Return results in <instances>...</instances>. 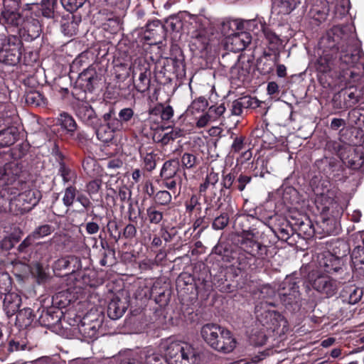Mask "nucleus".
<instances>
[{
  "instance_id": "cd10ccee",
  "label": "nucleus",
  "mask_w": 364,
  "mask_h": 364,
  "mask_svg": "<svg viewBox=\"0 0 364 364\" xmlns=\"http://www.w3.org/2000/svg\"><path fill=\"white\" fill-rule=\"evenodd\" d=\"M4 294L3 305L4 311L8 315H13L18 310L21 304V299L18 294L10 292V291Z\"/></svg>"
},
{
  "instance_id": "f257e3e1",
  "label": "nucleus",
  "mask_w": 364,
  "mask_h": 364,
  "mask_svg": "<svg viewBox=\"0 0 364 364\" xmlns=\"http://www.w3.org/2000/svg\"><path fill=\"white\" fill-rule=\"evenodd\" d=\"M318 46L323 51L338 58L343 69L354 67L360 60L362 51L348 26H336L321 38Z\"/></svg>"
},
{
  "instance_id": "39448f33",
  "label": "nucleus",
  "mask_w": 364,
  "mask_h": 364,
  "mask_svg": "<svg viewBox=\"0 0 364 364\" xmlns=\"http://www.w3.org/2000/svg\"><path fill=\"white\" fill-rule=\"evenodd\" d=\"M267 303H261L255 307L257 321L267 331L284 333L287 329V321L279 313L267 309Z\"/></svg>"
},
{
  "instance_id": "412c9836",
  "label": "nucleus",
  "mask_w": 364,
  "mask_h": 364,
  "mask_svg": "<svg viewBox=\"0 0 364 364\" xmlns=\"http://www.w3.org/2000/svg\"><path fill=\"white\" fill-rule=\"evenodd\" d=\"M21 173V168L17 164H6L3 167L0 168V181H4V182H25L20 178Z\"/></svg>"
},
{
  "instance_id": "aec40b11",
  "label": "nucleus",
  "mask_w": 364,
  "mask_h": 364,
  "mask_svg": "<svg viewBox=\"0 0 364 364\" xmlns=\"http://www.w3.org/2000/svg\"><path fill=\"white\" fill-rule=\"evenodd\" d=\"M312 287L317 291L325 294L327 297L334 295L337 290L336 282L325 276L318 277L313 282Z\"/></svg>"
},
{
  "instance_id": "f704fd0d",
  "label": "nucleus",
  "mask_w": 364,
  "mask_h": 364,
  "mask_svg": "<svg viewBox=\"0 0 364 364\" xmlns=\"http://www.w3.org/2000/svg\"><path fill=\"white\" fill-rule=\"evenodd\" d=\"M103 119L107 123L106 126L108 129H110L113 133L121 130L123 127V124L120 119L116 117L114 108H110L109 112L103 115Z\"/></svg>"
},
{
  "instance_id": "58836bf2",
  "label": "nucleus",
  "mask_w": 364,
  "mask_h": 364,
  "mask_svg": "<svg viewBox=\"0 0 364 364\" xmlns=\"http://www.w3.org/2000/svg\"><path fill=\"white\" fill-rule=\"evenodd\" d=\"M33 311L30 308H24L16 314V323L20 327H27L33 321Z\"/></svg>"
},
{
  "instance_id": "c85d7f7f",
  "label": "nucleus",
  "mask_w": 364,
  "mask_h": 364,
  "mask_svg": "<svg viewBox=\"0 0 364 364\" xmlns=\"http://www.w3.org/2000/svg\"><path fill=\"white\" fill-rule=\"evenodd\" d=\"M24 97L26 103L31 107H44L47 104V100L43 95L33 89L30 88L26 90Z\"/></svg>"
},
{
  "instance_id": "6e6552de",
  "label": "nucleus",
  "mask_w": 364,
  "mask_h": 364,
  "mask_svg": "<svg viewBox=\"0 0 364 364\" xmlns=\"http://www.w3.org/2000/svg\"><path fill=\"white\" fill-rule=\"evenodd\" d=\"M279 295L284 305L297 303L300 296L297 282L291 276L287 277L280 285Z\"/></svg>"
},
{
  "instance_id": "4468645a",
  "label": "nucleus",
  "mask_w": 364,
  "mask_h": 364,
  "mask_svg": "<svg viewBox=\"0 0 364 364\" xmlns=\"http://www.w3.org/2000/svg\"><path fill=\"white\" fill-rule=\"evenodd\" d=\"M343 90L347 107H352L358 103H364V87L363 85L360 84L350 85Z\"/></svg>"
},
{
  "instance_id": "603ef678",
  "label": "nucleus",
  "mask_w": 364,
  "mask_h": 364,
  "mask_svg": "<svg viewBox=\"0 0 364 364\" xmlns=\"http://www.w3.org/2000/svg\"><path fill=\"white\" fill-rule=\"evenodd\" d=\"M332 105L335 109L348 108L347 105L345 103L344 93L343 89L333 95L332 98Z\"/></svg>"
},
{
  "instance_id": "3c124183",
  "label": "nucleus",
  "mask_w": 364,
  "mask_h": 364,
  "mask_svg": "<svg viewBox=\"0 0 364 364\" xmlns=\"http://www.w3.org/2000/svg\"><path fill=\"white\" fill-rule=\"evenodd\" d=\"M11 287V280L6 272H0V294L9 291Z\"/></svg>"
},
{
  "instance_id": "72a5a7b5",
  "label": "nucleus",
  "mask_w": 364,
  "mask_h": 364,
  "mask_svg": "<svg viewBox=\"0 0 364 364\" xmlns=\"http://www.w3.org/2000/svg\"><path fill=\"white\" fill-rule=\"evenodd\" d=\"M58 124L67 134L70 135L74 134L77 127L73 117L66 112H63L59 115Z\"/></svg>"
},
{
  "instance_id": "9b49d317",
  "label": "nucleus",
  "mask_w": 364,
  "mask_h": 364,
  "mask_svg": "<svg viewBox=\"0 0 364 364\" xmlns=\"http://www.w3.org/2000/svg\"><path fill=\"white\" fill-rule=\"evenodd\" d=\"M41 31V25L38 20L27 18L19 29V37L25 41H32L40 36Z\"/></svg>"
},
{
  "instance_id": "de8ad7c7",
  "label": "nucleus",
  "mask_w": 364,
  "mask_h": 364,
  "mask_svg": "<svg viewBox=\"0 0 364 364\" xmlns=\"http://www.w3.org/2000/svg\"><path fill=\"white\" fill-rule=\"evenodd\" d=\"M184 136V130L178 127L173 128L171 131L164 134L161 142L164 145L168 144L171 141Z\"/></svg>"
},
{
  "instance_id": "393cba45",
  "label": "nucleus",
  "mask_w": 364,
  "mask_h": 364,
  "mask_svg": "<svg viewBox=\"0 0 364 364\" xmlns=\"http://www.w3.org/2000/svg\"><path fill=\"white\" fill-rule=\"evenodd\" d=\"M337 60L340 63L338 58H335V55L323 51L322 55L315 62V68L318 73L326 74L333 69Z\"/></svg>"
},
{
  "instance_id": "13d9d810",
  "label": "nucleus",
  "mask_w": 364,
  "mask_h": 364,
  "mask_svg": "<svg viewBox=\"0 0 364 364\" xmlns=\"http://www.w3.org/2000/svg\"><path fill=\"white\" fill-rule=\"evenodd\" d=\"M181 162L183 166L187 168L194 167L197 163V158L192 154L185 153L182 156Z\"/></svg>"
},
{
  "instance_id": "69168bd1",
  "label": "nucleus",
  "mask_w": 364,
  "mask_h": 364,
  "mask_svg": "<svg viewBox=\"0 0 364 364\" xmlns=\"http://www.w3.org/2000/svg\"><path fill=\"white\" fill-rule=\"evenodd\" d=\"M144 162L145 168L149 171L153 170L156 166L155 156L151 153L145 156Z\"/></svg>"
},
{
  "instance_id": "2eb2a0df",
  "label": "nucleus",
  "mask_w": 364,
  "mask_h": 364,
  "mask_svg": "<svg viewBox=\"0 0 364 364\" xmlns=\"http://www.w3.org/2000/svg\"><path fill=\"white\" fill-rule=\"evenodd\" d=\"M51 154L55 158V160L59 163L60 168L58 170V173L62 177L63 182L75 181L76 178V175L75 172L72 171L65 166L63 161L65 156L60 151L59 146L56 143L54 144V146L52 148Z\"/></svg>"
},
{
  "instance_id": "bb28decb",
  "label": "nucleus",
  "mask_w": 364,
  "mask_h": 364,
  "mask_svg": "<svg viewBox=\"0 0 364 364\" xmlns=\"http://www.w3.org/2000/svg\"><path fill=\"white\" fill-rule=\"evenodd\" d=\"M239 29L241 31L245 30L243 32H249L250 34L252 33L254 35L257 36L260 32L264 33V28L267 27L266 23H262L259 19L251 20H240V23H235Z\"/></svg>"
},
{
  "instance_id": "f8f14e48",
  "label": "nucleus",
  "mask_w": 364,
  "mask_h": 364,
  "mask_svg": "<svg viewBox=\"0 0 364 364\" xmlns=\"http://www.w3.org/2000/svg\"><path fill=\"white\" fill-rule=\"evenodd\" d=\"M252 38L249 32L240 31L228 38L226 44L230 50L237 53L245 50L250 44Z\"/></svg>"
},
{
  "instance_id": "864d4df0",
  "label": "nucleus",
  "mask_w": 364,
  "mask_h": 364,
  "mask_svg": "<svg viewBox=\"0 0 364 364\" xmlns=\"http://www.w3.org/2000/svg\"><path fill=\"white\" fill-rule=\"evenodd\" d=\"M166 64L161 66L160 70L156 69L154 71L156 80L161 85H166L171 82V77L166 75V69L165 68Z\"/></svg>"
},
{
  "instance_id": "a19ab883",
  "label": "nucleus",
  "mask_w": 364,
  "mask_h": 364,
  "mask_svg": "<svg viewBox=\"0 0 364 364\" xmlns=\"http://www.w3.org/2000/svg\"><path fill=\"white\" fill-rule=\"evenodd\" d=\"M183 26L181 19L176 16H171L165 21L164 28L167 31L179 32Z\"/></svg>"
},
{
  "instance_id": "f3484780",
  "label": "nucleus",
  "mask_w": 364,
  "mask_h": 364,
  "mask_svg": "<svg viewBox=\"0 0 364 364\" xmlns=\"http://www.w3.org/2000/svg\"><path fill=\"white\" fill-rule=\"evenodd\" d=\"M34 6L43 17L53 18L55 21H59L60 13L58 11V0H41V4Z\"/></svg>"
},
{
  "instance_id": "2f4dec72",
  "label": "nucleus",
  "mask_w": 364,
  "mask_h": 364,
  "mask_svg": "<svg viewBox=\"0 0 364 364\" xmlns=\"http://www.w3.org/2000/svg\"><path fill=\"white\" fill-rule=\"evenodd\" d=\"M18 11V10L5 9V10L1 12V16L3 23L15 27L22 25L24 20Z\"/></svg>"
},
{
  "instance_id": "052dcab7",
  "label": "nucleus",
  "mask_w": 364,
  "mask_h": 364,
  "mask_svg": "<svg viewBox=\"0 0 364 364\" xmlns=\"http://www.w3.org/2000/svg\"><path fill=\"white\" fill-rule=\"evenodd\" d=\"M75 188L70 186L66 188L63 198V203L66 206H70L73 204L75 197Z\"/></svg>"
},
{
  "instance_id": "ea45409f",
  "label": "nucleus",
  "mask_w": 364,
  "mask_h": 364,
  "mask_svg": "<svg viewBox=\"0 0 364 364\" xmlns=\"http://www.w3.org/2000/svg\"><path fill=\"white\" fill-rule=\"evenodd\" d=\"M235 23H240V20L231 21L226 19L221 22L220 30L222 34L226 37V39L230 36H232V35L236 33L235 32V28L236 30L241 31V29H239L237 25L235 24Z\"/></svg>"
},
{
  "instance_id": "423d86ee",
  "label": "nucleus",
  "mask_w": 364,
  "mask_h": 364,
  "mask_svg": "<svg viewBox=\"0 0 364 364\" xmlns=\"http://www.w3.org/2000/svg\"><path fill=\"white\" fill-rule=\"evenodd\" d=\"M41 198V193L38 190L28 189L20 193L17 189L9 203V210L15 215H23L36 205Z\"/></svg>"
},
{
  "instance_id": "bf43d9fd",
  "label": "nucleus",
  "mask_w": 364,
  "mask_h": 364,
  "mask_svg": "<svg viewBox=\"0 0 364 364\" xmlns=\"http://www.w3.org/2000/svg\"><path fill=\"white\" fill-rule=\"evenodd\" d=\"M118 117L122 121V124L127 123L134 117V110L130 107L123 108L118 113Z\"/></svg>"
},
{
  "instance_id": "4c0bfd02",
  "label": "nucleus",
  "mask_w": 364,
  "mask_h": 364,
  "mask_svg": "<svg viewBox=\"0 0 364 364\" xmlns=\"http://www.w3.org/2000/svg\"><path fill=\"white\" fill-rule=\"evenodd\" d=\"M329 8L326 4L323 6L315 4L310 9V16L318 22L325 21L328 14Z\"/></svg>"
},
{
  "instance_id": "4d7b16f0",
  "label": "nucleus",
  "mask_w": 364,
  "mask_h": 364,
  "mask_svg": "<svg viewBox=\"0 0 364 364\" xmlns=\"http://www.w3.org/2000/svg\"><path fill=\"white\" fill-rule=\"evenodd\" d=\"M229 222L228 214L223 213L220 216L215 218L213 220L212 227L215 230H222L227 226Z\"/></svg>"
},
{
  "instance_id": "680f3d73",
  "label": "nucleus",
  "mask_w": 364,
  "mask_h": 364,
  "mask_svg": "<svg viewBox=\"0 0 364 364\" xmlns=\"http://www.w3.org/2000/svg\"><path fill=\"white\" fill-rule=\"evenodd\" d=\"M245 137L243 136H235L233 139V142L231 145V152L239 153L242 151L245 147Z\"/></svg>"
},
{
  "instance_id": "7c9ffc66",
  "label": "nucleus",
  "mask_w": 364,
  "mask_h": 364,
  "mask_svg": "<svg viewBox=\"0 0 364 364\" xmlns=\"http://www.w3.org/2000/svg\"><path fill=\"white\" fill-rule=\"evenodd\" d=\"M15 183L0 184V209L5 208L6 205L11 201L12 196L16 195L17 188Z\"/></svg>"
},
{
  "instance_id": "e2e57ef3",
  "label": "nucleus",
  "mask_w": 364,
  "mask_h": 364,
  "mask_svg": "<svg viewBox=\"0 0 364 364\" xmlns=\"http://www.w3.org/2000/svg\"><path fill=\"white\" fill-rule=\"evenodd\" d=\"M147 215L150 223L154 224L159 223L163 218L162 213L152 208H149L147 209Z\"/></svg>"
},
{
  "instance_id": "a211bd4d",
  "label": "nucleus",
  "mask_w": 364,
  "mask_h": 364,
  "mask_svg": "<svg viewBox=\"0 0 364 364\" xmlns=\"http://www.w3.org/2000/svg\"><path fill=\"white\" fill-rule=\"evenodd\" d=\"M210 39L208 32L205 29L194 31L191 37V49L197 53H202L209 46Z\"/></svg>"
},
{
  "instance_id": "0eeeda50",
  "label": "nucleus",
  "mask_w": 364,
  "mask_h": 364,
  "mask_svg": "<svg viewBox=\"0 0 364 364\" xmlns=\"http://www.w3.org/2000/svg\"><path fill=\"white\" fill-rule=\"evenodd\" d=\"M315 202L317 208L321 211V218L324 223H335L342 214V208L340 205L331 196L324 193H316Z\"/></svg>"
},
{
  "instance_id": "a18cd8bd",
  "label": "nucleus",
  "mask_w": 364,
  "mask_h": 364,
  "mask_svg": "<svg viewBox=\"0 0 364 364\" xmlns=\"http://www.w3.org/2000/svg\"><path fill=\"white\" fill-rule=\"evenodd\" d=\"M92 128L95 130L98 139L103 142L107 143L110 141L114 136V133L110 129H108L106 125H101L100 122L97 127Z\"/></svg>"
},
{
  "instance_id": "b1692460",
  "label": "nucleus",
  "mask_w": 364,
  "mask_h": 364,
  "mask_svg": "<svg viewBox=\"0 0 364 364\" xmlns=\"http://www.w3.org/2000/svg\"><path fill=\"white\" fill-rule=\"evenodd\" d=\"M101 80L95 68L90 66L83 70L79 75V81L85 89L92 91L95 85Z\"/></svg>"
},
{
  "instance_id": "473e14b6",
  "label": "nucleus",
  "mask_w": 364,
  "mask_h": 364,
  "mask_svg": "<svg viewBox=\"0 0 364 364\" xmlns=\"http://www.w3.org/2000/svg\"><path fill=\"white\" fill-rule=\"evenodd\" d=\"M98 328V321L87 323L86 318H84L79 326V331L85 338L94 339L97 337Z\"/></svg>"
},
{
  "instance_id": "c03bdc74",
  "label": "nucleus",
  "mask_w": 364,
  "mask_h": 364,
  "mask_svg": "<svg viewBox=\"0 0 364 364\" xmlns=\"http://www.w3.org/2000/svg\"><path fill=\"white\" fill-rule=\"evenodd\" d=\"M348 120L352 125L364 126V110L353 108L348 113Z\"/></svg>"
},
{
  "instance_id": "79ce46f5",
  "label": "nucleus",
  "mask_w": 364,
  "mask_h": 364,
  "mask_svg": "<svg viewBox=\"0 0 364 364\" xmlns=\"http://www.w3.org/2000/svg\"><path fill=\"white\" fill-rule=\"evenodd\" d=\"M178 162L175 160L167 161L164 163L161 171V176L164 180L173 177L177 171Z\"/></svg>"
},
{
  "instance_id": "f03ea898",
  "label": "nucleus",
  "mask_w": 364,
  "mask_h": 364,
  "mask_svg": "<svg viewBox=\"0 0 364 364\" xmlns=\"http://www.w3.org/2000/svg\"><path fill=\"white\" fill-rule=\"evenodd\" d=\"M168 364H200L203 353L193 345L168 338L161 344Z\"/></svg>"
},
{
  "instance_id": "c9c22d12",
  "label": "nucleus",
  "mask_w": 364,
  "mask_h": 364,
  "mask_svg": "<svg viewBox=\"0 0 364 364\" xmlns=\"http://www.w3.org/2000/svg\"><path fill=\"white\" fill-rule=\"evenodd\" d=\"M263 34L267 41L269 49L272 51L279 50L282 45V40L280 37L269 26L264 28Z\"/></svg>"
},
{
  "instance_id": "dca6fc26",
  "label": "nucleus",
  "mask_w": 364,
  "mask_h": 364,
  "mask_svg": "<svg viewBox=\"0 0 364 364\" xmlns=\"http://www.w3.org/2000/svg\"><path fill=\"white\" fill-rule=\"evenodd\" d=\"M61 31L64 35L68 36H73L77 34L78 31L79 24L81 22V16H76L71 14L67 15H61L60 18Z\"/></svg>"
},
{
  "instance_id": "9d476101",
  "label": "nucleus",
  "mask_w": 364,
  "mask_h": 364,
  "mask_svg": "<svg viewBox=\"0 0 364 364\" xmlns=\"http://www.w3.org/2000/svg\"><path fill=\"white\" fill-rule=\"evenodd\" d=\"M240 249L250 257H259L266 252V247L256 240L252 232L244 233L239 241Z\"/></svg>"
},
{
  "instance_id": "5701e85b",
  "label": "nucleus",
  "mask_w": 364,
  "mask_h": 364,
  "mask_svg": "<svg viewBox=\"0 0 364 364\" xmlns=\"http://www.w3.org/2000/svg\"><path fill=\"white\" fill-rule=\"evenodd\" d=\"M301 2V0H272V13L278 16L291 14Z\"/></svg>"
},
{
  "instance_id": "37998d69",
  "label": "nucleus",
  "mask_w": 364,
  "mask_h": 364,
  "mask_svg": "<svg viewBox=\"0 0 364 364\" xmlns=\"http://www.w3.org/2000/svg\"><path fill=\"white\" fill-rule=\"evenodd\" d=\"M348 145V142L343 143L341 141L329 140L326 142L325 149L331 154H336L340 158V154H343Z\"/></svg>"
},
{
  "instance_id": "7ed1b4c3",
  "label": "nucleus",
  "mask_w": 364,
  "mask_h": 364,
  "mask_svg": "<svg viewBox=\"0 0 364 364\" xmlns=\"http://www.w3.org/2000/svg\"><path fill=\"white\" fill-rule=\"evenodd\" d=\"M200 335L210 347L225 353H231L237 345L236 339L230 331L216 323L203 325Z\"/></svg>"
},
{
  "instance_id": "338daca9",
  "label": "nucleus",
  "mask_w": 364,
  "mask_h": 364,
  "mask_svg": "<svg viewBox=\"0 0 364 364\" xmlns=\"http://www.w3.org/2000/svg\"><path fill=\"white\" fill-rule=\"evenodd\" d=\"M157 199L161 204H166L171 201V194L166 191H159L156 194Z\"/></svg>"
},
{
  "instance_id": "1a4fd4ad",
  "label": "nucleus",
  "mask_w": 364,
  "mask_h": 364,
  "mask_svg": "<svg viewBox=\"0 0 364 364\" xmlns=\"http://www.w3.org/2000/svg\"><path fill=\"white\" fill-rule=\"evenodd\" d=\"M76 116L85 124L91 127H97L100 124V119L88 102L77 100L74 104Z\"/></svg>"
},
{
  "instance_id": "49530a36",
  "label": "nucleus",
  "mask_w": 364,
  "mask_h": 364,
  "mask_svg": "<svg viewBox=\"0 0 364 364\" xmlns=\"http://www.w3.org/2000/svg\"><path fill=\"white\" fill-rule=\"evenodd\" d=\"M208 106V101L204 97H200L192 102L187 111L191 114H195L200 111H204Z\"/></svg>"
},
{
  "instance_id": "6ab92c4d",
  "label": "nucleus",
  "mask_w": 364,
  "mask_h": 364,
  "mask_svg": "<svg viewBox=\"0 0 364 364\" xmlns=\"http://www.w3.org/2000/svg\"><path fill=\"white\" fill-rule=\"evenodd\" d=\"M140 73L136 83L134 84L139 92H145L149 90L151 83V70L149 64L146 60H140L139 63Z\"/></svg>"
},
{
  "instance_id": "e433bc0d",
  "label": "nucleus",
  "mask_w": 364,
  "mask_h": 364,
  "mask_svg": "<svg viewBox=\"0 0 364 364\" xmlns=\"http://www.w3.org/2000/svg\"><path fill=\"white\" fill-rule=\"evenodd\" d=\"M351 260L354 269L359 274H364V250L361 246L356 247L352 252Z\"/></svg>"
},
{
  "instance_id": "8fccbe9b",
  "label": "nucleus",
  "mask_w": 364,
  "mask_h": 364,
  "mask_svg": "<svg viewBox=\"0 0 364 364\" xmlns=\"http://www.w3.org/2000/svg\"><path fill=\"white\" fill-rule=\"evenodd\" d=\"M150 113L154 114L160 113L162 120L168 121L173 115V109L170 105L166 107L161 105L160 107H156L153 109Z\"/></svg>"
},
{
  "instance_id": "0e129e2a",
  "label": "nucleus",
  "mask_w": 364,
  "mask_h": 364,
  "mask_svg": "<svg viewBox=\"0 0 364 364\" xmlns=\"http://www.w3.org/2000/svg\"><path fill=\"white\" fill-rule=\"evenodd\" d=\"M70 264L69 260L65 257H62L58 259H57L53 265V272L56 274V272L61 271L63 269H65L68 267Z\"/></svg>"
},
{
  "instance_id": "6e6d98bb",
  "label": "nucleus",
  "mask_w": 364,
  "mask_h": 364,
  "mask_svg": "<svg viewBox=\"0 0 364 364\" xmlns=\"http://www.w3.org/2000/svg\"><path fill=\"white\" fill-rule=\"evenodd\" d=\"M145 364H164L163 358L159 353L148 350L144 355Z\"/></svg>"
},
{
  "instance_id": "4be33fe9",
  "label": "nucleus",
  "mask_w": 364,
  "mask_h": 364,
  "mask_svg": "<svg viewBox=\"0 0 364 364\" xmlns=\"http://www.w3.org/2000/svg\"><path fill=\"white\" fill-rule=\"evenodd\" d=\"M240 60V56L236 53H226L222 55L220 58V64L225 68L230 70L232 77L240 78V66L237 65Z\"/></svg>"
},
{
  "instance_id": "ddd939ff",
  "label": "nucleus",
  "mask_w": 364,
  "mask_h": 364,
  "mask_svg": "<svg viewBox=\"0 0 364 364\" xmlns=\"http://www.w3.org/2000/svg\"><path fill=\"white\" fill-rule=\"evenodd\" d=\"M352 144H355V142L353 140L349 139L346 149L343 151V154H340V159L350 168L358 169L362 166L363 161L362 156L356 153L355 149Z\"/></svg>"
},
{
  "instance_id": "20e7f679",
  "label": "nucleus",
  "mask_w": 364,
  "mask_h": 364,
  "mask_svg": "<svg viewBox=\"0 0 364 364\" xmlns=\"http://www.w3.org/2000/svg\"><path fill=\"white\" fill-rule=\"evenodd\" d=\"M23 43L15 35L0 34V62L9 65H16L21 60Z\"/></svg>"
},
{
  "instance_id": "5fc2aeb1",
  "label": "nucleus",
  "mask_w": 364,
  "mask_h": 364,
  "mask_svg": "<svg viewBox=\"0 0 364 364\" xmlns=\"http://www.w3.org/2000/svg\"><path fill=\"white\" fill-rule=\"evenodd\" d=\"M53 231L52 227L49 225H43L37 228L31 234L33 239H40L49 235Z\"/></svg>"
},
{
  "instance_id": "c756f323",
  "label": "nucleus",
  "mask_w": 364,
  "mask_h": 364,
  "mask_svg": "<svg viewBox=\"0 0 364 364\" xmlns=\"http://www.w3.org/2000/svg\"><path fill=\"white\" fill-rule=\"evenodd\" d=\"M126 309V304L116 296L108 304L107 314L110 318L115 320L122 317Z\"/></svg>"
},
{
  "instance_id": "09e8293b",
  "label": "nucleus",
  "mask_w": 364,
  "mask_h": 364,
  "mask_svg": "<svg viewBox=\"0 0 364 364\" xmlns=\"http://www.w3.org/2000/svg\"><path fill=\"white\" fill-rule=\"evenodd\" d=\"M87 0H60L63 7L68 11L73 13L81 8Z\"/></svg>"
},
{
  "instance_id": "a878e982",
  "label": "nucleus",
  "mask_w": 364,
  "mask_h": 364,
  "mask_svg": "<svg viewBox=\"0 0 364 364\" xmlns=\"http://www.w3.org/2000/svg\"><path fill=\"white\" fill-rule=\"evenodd\" d=\"M363 295V291L361 288L348 285L341 291V298L344 303L353 305L361 299Z\"/></svg>"
},
{
  "instance_id": "774afa93",
  "label": "nucleus",
  "mask_w": 364,
  "mask_h": 364,
  "mask_svg": "<svg viewBox=\"0 0 364 364\" xmlns=\"http://www.w3.org/2000/svg\"><path fill=\"white\" fill-rule=\"evenodd\" d=\"M4 9L18 10L21 0H3Z\"/></svg>"
}]
</instances>
